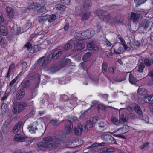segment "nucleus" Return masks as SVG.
<instances>
[{"label":"nucleus","instance_id":"obj_1","mask_svg":"<svg viewBox=\"0 0 153 153\" xmlns=\"http://www.w3.org/2000/svg\"><path fill=\"white\" fill-rule=\"evenodd\" d=\"M30 5L28 8L32 9L35 13H41L46 11V9L45 7L42 6L45 5V2L43 0H27Z\"/></svg>","mask_w":153,"mask_h":153},{"label":"nucleus","instance_id":"obj_2","mask_svg":"<svg viewBox=\"0 0 153 153\" xmlns=\"http://www.w3.org/2000/svg\"><path fill=\"white\" fill-rule=\"evenodd\" d=\"M152 24L151 19L149 20H144L141 23L140 26L138 28V30L140 33H145L147 29L149 28L150 25Z\"/></svg>","mask_w":153,"mask_h":153},{"label":"nucleus","instance_id":"obj_3","mask_svg":"<svg viewBox=\"0 0 153 153\" xmlns=\"http://www.w3.org/2000/svg\"><path fill=\"white\" fill-rule=\"evenodd\" d=\"M27 105L26 103L23 102L14 105L12 109L13 113L15 114H18L23 110Z\"/></svg>","mask_w":153,"mask_h":153},{"label":"nucleus","instance_id":"obj_4","mask_svg":"<svg viewBox=\"0 0 153 153\" xmlns=\"http://www.w3.org/2000/svg\"><path fill=\"white\" fill-rule=\"evenodd\" d=\"M56 19V16L54 15H45L44 16H39V17L38 20L40 23L44 22L47 20H48L50 23H51L54 21Z\"/></svg>","mask_w":153,"mask_h":153},{"label":"nucleus","instance_id":"obj_5","mask_svg":"<svg viewBox=\"0 0 153 153\" xmlns=\"http://www.w3.org/2000/svg\"><path fill=\"white\" fill-rule=\"evenodd\" d=\"M101 18L105 22H109L111 23L115 22V20L111 19L110 16L109 14L107 12L104 11H100Z\"/></svg>","mask_w":153,"mask_h":153},{"label":"nucleus","instance_id":"obj_6","mask_svg":"<svg viewBox=\"0 0 153 153\" xmlns=\"http://www.w3.org/2000/svg\"><path fill=\"white\" fill-rule=\"evenodd\" d=\"M43 141L46 143L47 145H49L51 148L53 147V145L51 142H56L59 141L58 138H56L55 137H48L43 139Z\"/></svg>","mask_w":153,"mask_h":153},{"label":"nucleus","instance_id":"obj_7","mask_svg":"<svg viewBox=\"0 0 153 153\" xmlns=\"http://www.w3.org/2000/svg\"><path fill=\"white\" fill-rule=\"evenodd\" d=\"M70 62L71 61L69 59H64L63 61L62 64L61 65H62V66H61L60 65L59 67H58L57 66L51 67V72L53 73H54L59 71L60 69H62L63 67H64L65 65L70 63Z\"/></svg>","mask_w":153,"mask_h":153},{"label":"nucleus","instance_id":"obj_8","mask_svg":"<svg viewBox=\"0 0 153 153\" xmlns=\"http://www.w3.org/2000/svg\"><path fill=\"white\" fill-rule=\"evenodd\" d=\"M65 131L67 134L72 132L73 128L72 123L69 120H65Z\"/></svg>","mask_w":153,"mask_h":153},{"label":"nucleus","instance_id":"obj_9","mask_svg":"<svg viewBox=\"0 0 153 153\" xmlns=\"http://www.w3.org/2000/svg\"><path fill=\"white\" fill-rule=\"evenodd\" d=\"M94 34V31L92 29L87 30L84 32H82V36L84 40L86 39L91 37Z\"/></svg>","mask_w":153,"mask_h":153},{"label":"nucleus","instance_id":"obj_10","mask_svg":"<svg viewBox=\"0 0 153 153\" xmlns=\"http://www.w3.org/2000/svg\"><path fill=\"white\" fill-rule=\"evenodd\" d=\"M140 17L139 14L132 12L131 13L130 19L134 23L137 24L139 22Z\"/></svg>","mask_w":153,"mask_h":153},{"label":"nucleus","instance_id":"obj_11","mask_svg":"<svg viewBox=\"0 0 153 153\" xmlns=\"http://www.w3.org/2000/svg\"><path fill=\"white\" fill-rule=\"evenodd\" d=\"M49 60L48 57L39 59L38 60V63L41 66H45L49 62Z\"/></svg>","mask_w":153,"mask_h":153},{"label":"nucleus","instance_id":"obj_12","mask_svg":"<svg viewBox=\"0 0 153 153\" xmlns=\"http://www.w3.org/2000/svg\"><path fill=\"white\" fill-rule=\"evenodd\" d=\"M15 68L14 64L12 63L9 66L8 72L6 76L7 78L9 79L10 75L13 73L15 70Z\"/></svg>","mask_w":153,"mask_h":153},{"label":"nucleus","instance_id":"obj_13","mask_svg":"<svg viewBox=\"0 0 153 153\" xmlns=\"http://www.w3.org/2000/svg\"><path fill=\"white\" fill-rule=\"evenodd\" d=\"M25 94V90L23 89H21L18 90L16 96V98L17 100H21L24 97Z\"/></svg>","mask_w":153,"mask_h":153},{"label":"nucleus","instance_id":"obj_14","mask_svg":"<svg viewBox=\"0 0 153 153\" xmlns=\"http://www.w3.org/2000/svg\"><path fill=\"white\" fill-rule=\"evenodd\" d=\"M10 129V125L7 123H4L2 127V131L3 133L6 134L8 133Z\"/></svg>","mask_w":153,"mask_h":153},{"label":"nucleus","instance_id":"obj_15","mask_svg":"<svg viewBox=\"0 0 153 153\" xmlns=\"http://www.w3.org/2000/svg\"><path fill=\"white\" fill-rule=\"evenodd\" d=\"M87 47L89 50L98 51L99 50V47L95 45L93 42H91L87 44Z\"/></svg>","mask_w":153,"mask_h":153},{"label":"nucleus","instance_id":"obj_16","mask_svg":"<svg viewBox=\"0 0 153 153\" xmlns=\"http://www.w3.org/2000/svg\"><path fill=\"white\" fill-rule=\"evenodd\" d=\"M83 131L82 126L81 124L79 125L77 127L74 128V132L76 135H81Z\"/></svg>","mask_w":153,"mask_h":153},{"label":"nucleus","instance_id":"obj_17","mask_svg":"<svg viewBox=\"0 0 153 153\" xmlns=\"http://www.w3.org/2000/svg\"><path fill=\"white\" fill-rule=\"evenodd\" d=\"M101 138L104 141L110 142L111 139L112 138V137L111 135L103 133L101 136Z\"/></svg>","mask_w":153,"mask_h":153},{"label":"nucleus","instance_id":"obj_18","mask_svg":"<svg viewBox=\"0 0 153 153\" xmlns=\"http://www.w3.org/2000/svg\"><path fill=\"white\" fill-rule=\"evenodd\" d=\"M62 53V51L59 50H56L54 51L52 55V58L54 59H57L60 56Z\"/></svg>","mask_w":153,"mask_h":153},{"label":"nucleus","instance_id":"obj_19","mask_svg":"<svg viewBox=\"0 0 153 153\" xmlns=\"http://www.w3.org/2000/svg\"><path fill=\"white\" fill-rule=\"evenodd\" d=\"M83 126L84 128V130L85 131H86L89 130H90V128L93 127V124L91 121L88 120L87 121L86 123Z\"/></svg>","mask_w":153,"mask_h":153},{"label":"nucleus","instance_id":"obj_20","mask_svg":"<svg viewBox=\"0 0 153 153\" xmlns=\"http://www.w3.org/2000/svg\"><path fill=\"white\" fill-rule=\"evenodd\" d=\"M7 29L4 26L0 25V34L6 36L8 34Z\"/></svg>","mask_w":153,"mask_h":153},{"label":"nucleus","instance_id":"obj_21","mask_svg":"<svg viewBox=\"0 0 153 153\" xmlns=\"http://www.w3.org/2000/svg\"><path fill=\"white\" fill-rule=\"evenodd\" d=\"M30 85V82L28 80L23 81L20 84L21 87L24 88H28Z\"/></svg>","mask_w":153,"mask_h":153},{"label":"nucleus","instance_id":"obj_22","mask_svg":"<svg viewBox=\"0 0 153 153\" xmlns=\"http://www.w3.org/2000/svg\"><path fill=\"white\" fill-rule=\"evenodd\" d=\"M14 139L16 141L19 142H24L26 140V138L21 137L19 134L15 135Z\"/></svg>","mask_w":153,"mask_h":153},{"label":"nucleus","instance_id":"obj_23","mask_svg":"<svg viewBox=\"0 0 153 153\" xmlns=\"http://www.w3.org/2000/svg\"><path fill=\"white\" fill-rule=\"evenodd\" d=\"M75 38L77 40L79 41L84 40L82 36V32H79L75 33Z\"/></svg>","mask_w":153,"mask_h":153},{"label":"nucleus","instance_id":"obj_24","mask_svg":"<svg viewBox=\"0 0 153 153\" xmlns=\"http://www.w3.org/2000/svg\"><path fill=\"white\" fill-rule=\"evenodd\" d=\"M137 93L140 95H144L146 94L147 91L145 88L140 87L138 88Z\"/></svg>","mask_w":153,"mask_h":153},{"label":"nucleus","instance_id":"obj_25","mask_svg":"<svg viewBox=\"0 0 153 153\" xmlns=\"http://www.w3.org/2000/svg\"><path fill=\"white\" fill-rule=\"evenodd\" d=\"M29 131L31 133H35L37 130V128L34 125H30L28 127Z\"/></svg>","mask_w":153,"mask_h":153},{"label":"nucleus","instance_id":"obj_26","mask_svg":"<svg viewBox=\"0 0 153 153\" xmlns=\"http://www.w3.org/2000/svg\"><path fill=\"white\" fill-rule=\"evenodd\" d=\"M135 111L139 115V117L143 115V113L140 108L138 105H136L134 107Z\"/></svg>","mask_w":153,"mask_h":153},{"label":"nucleus","instance_id":"obj_27","mask_svg":"<svg viewBox=\"0 0 153 153\" xmlns=\"http://www.w3.org/2000/svg\"><path fill=\"white\" fill-rule=\"evenodd\" d=\"M107 144L104 142H103L101 143H95L92 145H91L90 146H89L88 148H93L95 147L101 146H107Z\"/></svg>","mask_w":153,"mask_h":153},{"label":"nucleus","instance_id":"obj_28","mask_svg":"<svg viewBox=\"0 0 153 153\" xmlns=\"http://www.w3.org/2000/svg\"><path fill=\"white\" fill-rule=\"evenodd\" d=\"M6 10L9 16L12 17L14 15L13 10L11 7H7L6 8Z\"/></svg>","mask_w":153,"mask_h":153},{"label":"nucleus","instance_id":"obj_29","mask_svg":"<svg viewBox=\"0 0 153 153\" xmlns=\"http://www.w3.org/2000/svg\"><path fill=\"white\" fill-rule=\"evenodd\" d=\"M129 82L131 84H134L137 81V80L135 77L131 74L129 75Z\"/></svg>","mask_w":153,"mask_h":153},{"label":"nucleus","instance_id":"obj_30","mask_svg":"<svg viewBox=\"0 0 153 153\" xmlns=\"http://www.w3.org/2000/svg\"><path fill=\"white\" fill-rule=\"evenodd\" d=\"M84 47V45L81 43H77L74 47L75 49L77 51H81Z\"/></svg>","mask_w":153,"mask_h":153},{"label":"nucleus","instance_id":"obj_31","mask_svg":"<svg viewBox=\"0 0 153 153\" xmlns=\"http://www.w3.org/2000/svg\"><path fill=\"white\" fill-rule=\"evenodd\" d=\"M91 4V3L90 1H85L83 6V10H87L90 7Z\"/></svg>","mask_w":153,"mask_h":153},{"label":"nucleus","instance_id":"obj_32","mask_svg":"<svg viewBox=\"0 0 153 153\" xmlns=\"http://www.w3.org/2000/svg\"><path fill=\"white\" fill-rule=\"evenodd\" d=\"M37 145L38 147L41 148L42 147L51 148L50 144L49 145H47V144L45 142H40L38 143Z\"/></svg>","mask_w":153,"mask_h":153},{"label":"nucleus","instance_id":"obj_33","mask_svg":"<svg viewBox=\"0 0 153 153\" xmlns=\"http://www.w3.org/2000/svg\"><path fill=\"white\" fill-rule=\"evenodd\" d=\"M123 50V48L121 46L116 47L114 48V51L115 53L117 54H120Z\"/></svg>","mask_w":153,"mask_h":153},{"label":"nucleus","instance_id":"obj_34","mask_svg":"<svg viewBox=\"0 0 153 153\" xmlns=\"http://www.w3.org/2000/svg\"><path fill=\"white\" fill-rule=\"evenodd\" d=\"M55 7L59 10L63 11L65 10L66 7L62 4H58L55 5Z\"/></svg>","mask_w":153,"mask_h":153},{"label":"nucleus","instance_id":"obj_35","mask_svg":"<svg viewBox=\"0 0 153 153\" xmlns=\"http://www.w3.org/2000/svg\"><path fill=\"white\" fill-rule=\"evenodd\" d=\"M137 68L138 69L137 71L139 72H142L143 71V69L145 68L143 63L142 62H140V64L137 66Z\"/></svg>","mask_w":153,"mask_h":153},{"label":"nucleus","instance_id":"obj_36","mask_svg":"<svg viewBox=\"0 0 153 153\" xmlns=\"http://www.w3.org/2000/svg\"><path fill=\"white\" fill-rule=\"evenodd\" d=\"M111 121L115 125H118L120 123V121L117 118L114 116H112L111 118Z\"/></svg>","mask_w":153,"mask_h":153},{"label":"nucleus","instance_id":"obj_37","mask_svg":"<svg viewBox=\"0 0 153 153\" xmlns=\"http://www.w3.org/2000/svg\"><path fill=\"white\" fill-rule=\"evenodd\" d=\"M91 55V53L88 52L86 53L83 57V60L85 61H87L89 59Z\"/></svg>","mask_w":153,"mask_h":153},{"label":"nucleus","instance_id":"obj_38","mask_svg":"<svg viewBox=\"0 0 153 153\" xmlns=\"http://www.w3.org/2000/svg\"><path fill=\"white\" fill-rule=\"evenodd\" d=\"M118 37H119L118 39L121 41V42L122 43V45L124 49L125 50H127L128 49V47L126 44L124 40L122 39L120 36L118 35Z\"/></svg>","mask_w":153,"mask_h":153},{"label":"nucleus","instance_id":"obj_39","mask_svg":"<svg viewBox=\"0 0 153 153\" xmlns=\"http://www.w3.org/2000/svg\"><path fill=\"white\" fill-rule=\"evenodd\" d=\"M90 15L89 12L84 13L82 14V19L83 20H85L88 19Z\"/></svg>","mask_w":153,"mask_h":153},{"label":"nucleus","instance_id":"obj_40","mask_svg":"<svg viewBox=\"0 0 153 153\" xmlns=\"http://www.w3.org/2000/svg\"><path fill=\"white\" fill-rule=\"evenodd\" d=\"M1 108L2 112H3L4 113L8 109L7 104L5 103H3Z\"/></svg>","mask_w":153,"mask_h":153},{"label":"nucleus","instance_id":"obj_41","mask_svg":"<svg viewBox=\"0 0 153 153\" xmlns=\"http://www.w3.org/2000/svg\"><path fill=\"white\" fill-rule=\"evenodd\" d=\"M140 118L143 120L146 123H148L149 122V118L148 116L145 115H142V117L140 116Z\"/></svg>","mask_w":153,"mask_h":153},{"label":"nucleus","instance_id":"obj_42","mask_svg":"<svg viewBox=\"0 0 153 153\" xmlns=\"http://www.w3.org/2000/svg\"><path fill=\"white\" fill-rule=\"evenodd\" d=\"M150 95H147L143 97V100L146 103H150Z\"/></svg>","mask_w":153,"mask_h":153},{"label":"nucleus","instance_id":"obj_43","mask_svg":"<svg viewBox=\"0 0 153 153\" xmlns=\"http://www.w3.org/2000/svg\"><path fill=\"white\" fill-rule=\"evenodd\" d=\"M120 128L124 134L127 132L129 129V127L127 125H124L122 128Z\"/></svg>","mask_w":153,"mask_h":153},{"label":"nucleus","instance_id":"obj_44","mask_svg":"<svg viewBox=\"0 0 153 153\" xmlns=\"http://www.w3.org/2000/svg\"><path fill=\"white\" fill-rule=\"evenodd\" d=\"M50 123L54 126H58L59 123L56 119H52L50 122Z\"/></svg>","mask_w":153,"mask_h":153},{"label":"nucleus","instance_id":"obj_45","mask_svg":"<svg viewBox=\"0 0 153 153\" xmlns=\"http://www.w3.org/2000/svg\"><path fill=\"white\" fill-rule=\"evenodd\" d=\"M102 71H104L105 72L107 71V65L105 62H103L102 65Z\"/></svg>","mask_w":153,"mask_h":153},{"label":"nucleus","instance_id":"obj_46","mask_svg":"<svg viewBox=\"0 0 153 153\" xmlns=\"http://www.w3.org/2000/svg\"><path fill=\"white\" fill-rule=\"evenodd\" d=\"M144 62L145 65L147 66H150L151 64L152 61H151V59L149 60L147 59H146L144 60Z\"/></svg>","mask_w":153,"mask_h":153},{"label":"nucleus","instance_id":"obj_47","mask_svg":"<svg viewBox=\"0 0 153 153\" xmlns=\"http://www.w3.org/2000/svg\"><path fill=\"white\" fill-rule=\"evenodd\" d=\"M99 118L97 117H94L91 119L90 121H91L93 124H95L98 121Z\"/></svg>","mask_w":153,"mask_h":153},{"label":"nucleus","instance_id":"obj_48","mask_svg":"<svg viewBox=\"0 0 153 153\" xmlns=\"http://www.w3.org/2000/svg\"><path fill=\"white\" fill-rule=\"evenodd\" d=\"M89 78H91L95 83H97L98 82L99 79L98 77H95L94 76H92L91 77H89Z\"/></svg>","mask_w":153,"mask_h":153},{"label":"nucleus","instance_id":"obj_49","mask_svg":"<svg viewBox=\"0 0 153 153\" xmlns=\"http://www.w3.org/2000/svg\"><path fill=\"white\" fill-rule=\"evenodd\" d=\"M72 45L70 43H67L64 47V49L65 50H67L71 49L72 48Z\"/></svg>","mask_w":153,"mask_h":153},{"label":"nucleus","instance_id":"obj_50","mask_svg":"<svg viewBox=\"0 0 153 153\" xmlns=\"http://www.w3.org/2000/svg\"><path fill=\"white\" fill-rule=\"evenodd\" d=\"M121 128L118 129L117 130L113 132V133H115V134H123V132Z\"/></svg>","mask_w":153,"mask_h":153},{"label":"nucleus","instance_id":"obj_51","mask_svg":"<svg viewBox=\"0 0 153 153\" xmlns=\"http://www.w3.org/2000/svg\"><path fill=\"white\" fill-rule=\"evenodd\" d=\"M22 121H19L17 123L15 127H16V128L20 130L22 126Z\"/></svg>","mask_w":153,"mask_h":153},{"label":"nucleus","instance_id":"obj_52","mask_svg":"<svg viewBox=\"0 0 153 153\" xmlns=\"http://www.w3.org/2000/svg\"><path fill=\"white\" fill-rule=\"evenodd\" d=\"M128 47V49L127 50H133L134 49L133 47L132 46V45H131V43L130 42H128L127 43V45Z\"/></svg>","mask_w":153,"mask_h":153},{"label":"nucleus","instance_id":"obj_53","mask_svg":"<svg viewBox=\"0 0 153 153\" xmlns=\"http://www.w3.org/2000/svg\"><path fill=\"white\" fill-rule=\"evenodd\" d=\"M80 67L83 69L84 70H86V63L85 62H81L79 65Z\"/></svg>","mask_w":153,"mask_h":153},{"label":"nucleus","instance_id":"obj_54","mask_svg":"<svg viewBox=\"0 0 153 153\" xmlns=\"http://www.w3.org/2000/svg\"><path fill=\"white\" fill-rule=\"evenodd\" d=\"M134 2L136 3V7H138L143 3L140 0H135Z\"/></svg>","mask_w":153,"mask_h":153},{"label":"nucleus","instance_id":"obj_55","mask_svg":"<svg viewBox=\"0 0 153 153\" xmlns=\"http://www.w3.org/2000/svg\"><path fill=\"white\" fill-rule=\"evenodd\" d=\"M117 148H107V153H113L114 152Z\"/></svg>","mask_w":153,"mask_h":153},{"label":"nucleus","instance_id":"obj_56","mask_svg":"<svg viewBox=\"0 0 153 153\" xmlns=\"http://www.w3.org/2000/svg\"><path fill=\"white\" fill-rule=\"evenodd\" d=\"M107 148L104 147L102 148H101L99 150V152L101 153H107Z\"/></svg>","mask_w":153,"mask_h":153},{"label":"nucleus","instance_id":"obj_57","mask_svg":"<svg viewBox=\"0 0 153 153\" xmlns=\"http://www.w3.org/2000/svg\"><path fill=\"white\" fill-rule=\"evenodd\" d=\"M149 144V143L148 142L145 143H143V145L140 146L141 149H143L146 147H148Z\"/></svg>","mask_w":153,"mask_h":153},{"label":"nucleus","instance_id":"obj_58","mask_svg":"<svg viewBox=\"0 0 153 153\" xmlns=\"http://www.w3.org/2000/svg\"><path fill=\"white\" fill-rule=\"evenodd\" d=\"M120 120L123 122H126L127 120V119L124 116L123 114H121L120 117Z\"/></svg>","mask_w":153,"mask_h":153},{"label":"nucleus","instance_id":"obj_59","mask_svg":"<svg viewBox=\"0 0 153 153\" xmlns=\"http://www.w3.org/2000/svg\"><path fill=\"white\" fill-rule=\"evenodd\" d=\"M62 3L66 5L70 3L71 0H60Z\"/></svg>","mask_w":153,"mask_h":153},{"label":"nucleus","instance_id":"obj_60","mask_svg":"<svg viewBox=\"0 0 153 153\" xmlns=\"http://www.w3.org/2000/svg\"><path fill=\"white\" fill-rule=\"evenodd\" d=\"M99 124H100L99 127L100 128H104L106 125V123L103 121L100 122Z\"/></svg>","mask_w":153,"mask_h":153},{"label":"nucleus","instance_id":"obj_61","mask_svg":"<svg viewBox=\"0 0 153 153\" xmlns=\"http://www.w3.org/2000/svg\"><path fill=\"white\" fill-rule=\"evenodd\" d=\"M105 54L106 56L110 57L112 56L113 54L111 51H107L106 52Z\"/></svg>","mask_w":153,"mask_h":153},{"label":"nucleus","instance_id":"obj_62","mask_svg":"<svg viewBox=\"0 0 153 153\" xmlns=\"http://www.w3.org/2000/svg\"><path fill=\"white\" fill-rule=\"evenodd\" d=\"M18 77H16L15 79L12 80L10 83L9 86H10L12 85L14 83H16V81L17 80Z\"/></svg>","mask_w":153,"mask_h":153},{"label":"nucleus","instance_id":"obj_63","mask_svg":"<svg viewBox=\"0 0 153 153\" xmlns=\"http://www.w3.org/2000/svg\"><path fill=\"white\" fill-rule=\"evenodd\" d=\"M8 96V94L6 93H5L3 96L1 98V101L2 102H3L4 101V100H6Z\"/></svg>","mask_w":153,"mask_h":153},{"label":"nucleus","instance_id":"obj_64","mask_svg":"<svg viewBox=\"0 0 153 153\" xmlns=\"http://www.w3.org/2000/svg\"><path fill=\"white\" fill-rule=\"evenodd\" d=\"M148 75L151 77V79L153 84V71H151L149 72Z\"/></svg>","mask_w":153,"mask_h":153}]
</instances>
